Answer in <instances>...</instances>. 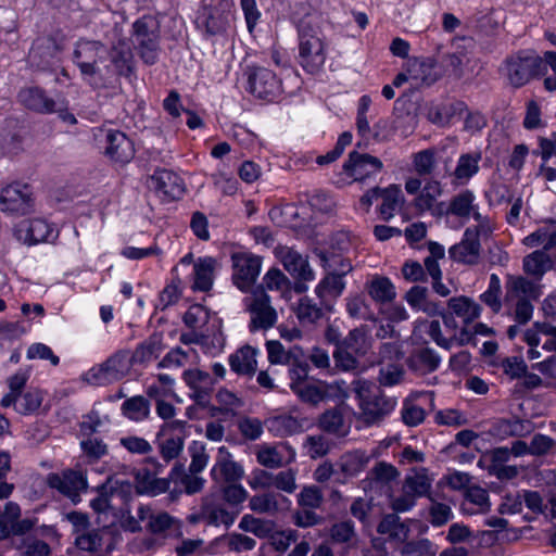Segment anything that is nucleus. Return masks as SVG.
I'll return each mask as SVG.
<instances>
[{"label":"nucleus","instance_id":"obj_1","mask_svg":"<svg viewBox=\"0 0 556 556\" xmlns=\"http://www.w3.org/2000/svg\"><path fill=\"white\" fill-rule=\"evenodd\" d=\"M72 61L86 80L96 75L101 76L102 66L110 77H123L131 85L137 79L134 54L125 40H118L109 51L100 41L81 38L75 43Z\"/></svg>","mask_w":556,"mask_h":556},{"label":"nucleus","instance_id":"obj_2","mask_svg":"<svg viewBox=\"0 0 556 556\" xmlns=\"http://www.w3.org/2000/svg\"><path fill=\"white\" fill-rule=\"evenodd\" d=\"M542 286L523 276L507 277L504 303L514 319L527 324L533 315V302L542 295Z\"/></svg>","mask_w":556,"mask_h":556},{"label":"nucleus","instance_id":"obj_3","mask_svg":"<svg viewBox=\"0 0 556 556\" xmlns=\"http://www.w3.org/2000/svg\"><path fill=\"white\" fill-rule=\"evenodd\" d=\"M528 248L542 247L523 257L522 268L528 275L541 279L545 273L551 270L554 261L549 251L556 248V230L549 226H544L528 235L522 240Z\"/></svg>","mask_w":556,"mask_h":556},{"label":"nucleus","instance_id":"obj_4","mask_svg":"<svg viewBox=\"0 0 556 556\" xmlns=\"http://www.w3.org/2000/svg\"><path fill=\"white\" fill-rule=\"evenodd\" d=\"M356 395L362 417L367 425H374L384 419L397 404L396 397L386 395L379 386L368 381L358 383Z\"/></svg>","mask_w":556,"mask_h":556},{"label":"nucleus","instance_id":"obj_5","mask_svg":"<svg viewBox=\"0 0 556 556\" xmlns=\"http://www.w3.org/2000/svg\"><path fill=\"white\" fill-rule=\"evenodd\" d=\"M318 33V27L309 16L298 22L299 60L311 74L318 72L326 61L324 42Z\"/></svg>","mask_w":556,"mask_h":556},{"label":"nucleus","instance_id":"obj_6","mask_svg":"<svg viewBox=\"0 0 556 556\" xmlns=\"http://www.w3.org/2000/svg\"><path fill=\"white\" fill-rule=\"evenodd\" d=\"M495 229L494 224L485 220L480 225H472L465 229L462 240L448 249V255L453 262L473 266L481 258V241L488 240Z\"/></svg>","mask_w":556,"mask_h":556},{"label":"nucleus","instance_id":"obj_7","mask_svg":"<svg viewBox=\"0 0 556 556\" xmlns=\"http://www.w3.org/2000/svg\"><path fill=\"white\" fill-rule=\"evenodd\" d=\"M134 355L119 350L104 363L93 366L83 375V380L92 386H106L122 379L130 369Z\"/></svg>","mask_w":556,"mask_h":556},{"label":"nucleus","instance_id":"obj_8","mask_svg":"<svg viewBox=\"0 0 556 556\" xmlns=\"http://www.w3.org/2000/svg\"><path fill=\"white\" fill-rule=\"evenodd\" d=\"M35 207L33 188L28 184L14 181L1 189L0 210L4 213L25 216Z\"/></svg>","mask_w":556,"mask_h":556},{"label":"nucleus","instance_id":"obj_9","mask_svg":"<svg viewBox=\"0 0 556 556\" xmlns=\"http://www.w3.org/2000/svg\"><path fill=\"white\" fill-rule=\"evenodd\" d=\"M542 64L540 55L520 51L505 61L502 71L514 87H521L531 78L540 76Z\"/></svg>","mask_w":556,"mask_h":556},{"label":"nucleus","instance_id":"obj_10","mask_svg":"<svg viewBox=\"0 0 556 556\" xmlns=\"http://www.w3.org/2000/svg\"><path fill=\"white\" fill-rule=\"evenodd\" d=\"M232 280L243 292L255 283L262 269V257L249 251H237L231 254Z\"/></svg>","mask_w":556,"mask_h":556},{"label":"nucleus","instance_id":"obj_11","mask_svg":"<svg viewBox=\"0 0 556 556\" xmlns=\"http://www.w3.org/2000/svg\"><path fill=\"white\" fill-rule=\"evenodd\" d=\"M413 343L416 345H428L435 343L440 348H450L454 344H466L469 343L467 333L460 331V338L454 342L452 336H445L442 333L441 325L439 320L424 319L416 323V326L412 336Z\"/></svg>","mask_w":556,"mask_h":556},{"label":"nucleus","instance_id":"obj_12","mask_svg":"<svg viewBox=\"0 0 556 556\" xmlns=\"http://www.w3.org/2000/svg\"><path fill=\"white\" fill-rule=\"evenodd\" d=\"M147 187L164 201L180 199L186 192L184 179L169 169H157L147 180Z\"/></svg>","mask_w":556,"mask_h":556},{"label":"nucleus","instance_id":"obj_13","mask_svg":"<svg viewBox=\"0 0 556 556\" xmlns=\"http://www.w3.org/2000/svg\"><path fill=\"white\" fill-rule=\"evenodd\" d=\"M47 483L68 497L73 504L80 502V493L88 488L87 477L80 470L67 469L61 473H50Z\"/></svg>","mask_w":556,"mask_h":556},{"label":"nucleus","instance_id":"obj_14","mask_svg":"<svg viewBox=\"0 0 556 556\" xmlns=\"http://www.w3.org/2000/svg\"><path fill=\"white\" fill-rule=\"evenodd\" d=\"M62 46L53 36L37 37L29 50V61L40 71H50L60 61Z\"/></svg>","mask_w":556,"mask_h":556},{"label":"nucleus","instance_id":"obj_15","mask_svg":"<svg viewBox=\"0 0 556 556\" xmlns=\"http://www.w3.org/2000/svg\"><path fill=\"white\" fill-rule=\"evenodd\" d=\"M383 168L381 160L367 153L352 151L343 164V174L353 181H365Z\"/></svg>","mask_w":556,"mask_h":556},{"label":"nucleus","instance_id":"obj_16","mask_svg":"<svg viewBox=\"0 0 556 556\" xmlns=\"http://www.w3.org/2000/svg\"><path fill=\"white\" fill-rule=\"evenodd\" d=\"M247 306L251 313V328H270L276 319L277 313L270 305V298L263 289H256L245 299Z\"/></svg>","mask_w":556,"mask_h":556},{"label":"nucleus","instance_id":"obj_17","mask_svg":"<svg viewBox=\"0 0 556 556\" xmlns=\"http://www.w3.org/2000/svg\"><path fill=\"white\" fill-rule=\"evenodd\" d=\"M164 468V464L152 457L141 459V496L154 497L169 489L170 479L159 477Z\"/></svg>","mask_w":556,"mask_h":556},{"label":"nucleus","instance_id":"obj_18","mask_svg":"<svg viewBox=\"0 0 556 556\" xmlns=\"http://www.w3.org/2000/svg\"><path fill=\"white\" fill-rule=\"evenodd\" d=\"M248 83L250 92L260 99L271 101L281 92L280 79L265 67L253 68Z\"/></svg>","mask_w":556,"mask_h":556},{"label":"nucleus","instance_id":"obj_19","mask_svg":"<svg viewBox=\"0 0 556 556\" xmlns=\"http://www.w3.org/2000/svg\"><path fill=\"white\" fill-rule=\"evenodd\" d=\"M291 378L296 376L299 379L291 382V390L305 403L317 405L329 397L330 386L326 383H309L301 380V377L307 375V365H300L298 368L290 370Z\"/></svg>","mask_w":556,"mask_h":556},{"label":"nucleus","instance_id":"obj_20","mask_svg":"<svg viewBox=\"0 0 556 556\" xmlns=\"http://www.w3.org/2000/svg\"><path fill=\"white\" fill-rule=\"evenodd\" d=\"M476 200V194L471 190L465 189L451 199L446 213L465 220L472 217L477 223L476 225H480L482 220H485L488 224H494L489 216L482 215L479 212V204Z\"/></svg>","mask_w":556,"mask_h":556},{"label":"nucleus","instance_id":"obj_21","mask_svg":"<svg viewBox=\"0 0 556 556\" xmlns=\"http://www.w3.org/2000/svg\"><path fill=\"white\" fill-rule=\"evenodd\" d=\"M277 257L282 263L285 269L299 281H313L315 274L307 257L299 253L296 250L289 247H281L277 249Z\"/></svg>","mask_w":556,"mask_h":556},{"label":"nucleus","instance_id":"obj_22","mask_svg":"<svg viewBox=\"0 0 556 556\" xmlns=\"http://www.w3.org/2000/svg\"><path fill=\"white\" fill-rule=\"evenodd\" d=\"M207 320L208 312L204 306L200 304L191 305L184 315V321L186 326L191 329V331L181 333L180 342L185 345H204L205 336L203 332L198 330H200L207 323Z\"/></svg>","mask_w":556,"mask_h":556},{"label":"nucleus","instance_id":"obj_23","mask_svg":"<svg viewBox=\"0 0 556 556\" xmlns=\"http://www.w3.org/2000/svg\"><path fill=\"white\" fill-rule=\"evenodd\" d=\"M135 143L121 130L106 132L105 155L112 161L126 164L135 157Z\"/></svg>","mask_w":556,"mask_h":556},{"label":"nucleus","instance_id":"obj_24","mask_svg":"<svg viewBox=\"0 0 556 556\" xmlns=\"http://www.w3.org/2000/svg\"><path fill=\"white\" fill-rule=\"evenodd\" d=\"M184 380L193 391L192 396L197 404L206 406L210 402V395L214 390L216 379L208 372L194 368L184 371Z\"/></svg>","mask_w":556,"mask_h":556},{"label":"nucleus","instance_id":"obj_25","mask_svg":"<svg viewBox=\"0 0 556 556\" xmlns=\"http://www.w3.org/2000/svg\"><path fill=\"white\" fill-rule=\"evenodd\" d=\"M17 101L25 109L36 113L51 114L55 112V101L48 97L46 90L39 86L22 88L17 93Z\"/></svg>","mask_w":556,"mask_h":556},{"label":"nucleus","instance_id":"obj_26","mask_svg":"<svg viewBox=\"0 0 556 556\" xmlns=\"http://www.w3.org/2000/svg\"><path fill=\"white\" fill-rule=\"evenodd\" d=\"M159 56V24L155 18L144 16L141 20V60L153 64Z\"/></svg>","mask_w":556,"mask_h":556},{"label":"nucleus","instance_id":"obj_27","mask_svg":"<svg viewBox=\"0 0 556 556\" xmlns=\"http://www.w3.org/2000/svg\"><path fill=\"white\" fill-rule=\"evenodd\" d=\"M215 480H225L227 482H236L243 476L241 465L232 460V456L226 446L218 447L216 463L211 470Z\"/></svg>","mask_w":556,"mask_h":556},{"label":"nucleus","instance_id":"obj_28","mask_svg":"<svg viewBox=\"0 0 556 556\" xmlns=\"http://www.w3.org/2000/svg\"><path fill=\"white\" fill-rule=\"evenodd\" d=\"M18 232H25L24 242L31 247L41 242H47L54 231L53 224L45 218L36 217L26 220L20 225Z\"/></svg>","mask_w":556,"mask_h":556},{"label":"nucleus","instance_id":"obj_29","mask_svg":"<svg viewBox=\"0 0 556 556\" xmlns=\"http://www.w3.org/2000/svg\"><path fill=\"white\" fill-rule=\"evenodd\" d=\"M112 530L109 527L101 529H87L75 536V545L86 552H96L106 544V549L112 548Z\"/></svg>","mask_w":556,"mask_h":556},{"label":"nucleus","instance_id":"obj_30","mask_svg":"<svg viewBox=\"0 0 556 556\" xmlns=\"http://www.w3.org/2000/svg\"><path fill=\"white\" fill-rule=\"evenodd\" d=\"M480 160L481 154L479 152L462 154L452 173V185L454 187L467 185L478 174Z\"/></svg>","mask_w":556,"mask_h":556},{"label":"nucleus","instance_id":"obj_31","mask_svg":"<svg viewBox=\"0 0 556 556\" xmlns=\"http://www.w3.org/2000/svg\"><path fill=\"white\" fill-rule=\"evenodd\" d=\"M318 428L326 433L337 438H344L349 434L351 425L346 421L342 409L339 407L324 412L318 418Z\"/></svg>","mask_w":556,"mask_h":556},{"label":"nucleus","instance_id":"obj_32","mask_svg":"<svg viewBox=\"0 0 556 556\" xmlns=\"http://www.w3.org/2000/svg\"><path fill=\"white\" fill-rule=\"evenodd\" d=\"M490 509L489 493L485 489L471 485L465 491V498L460 505V510L465 515L484 514Z\"/></svg>","mask_w":556,"mask_h":556},{"label":"nucleus","instance_id":"obj_33","mask_svg":"<svg viewBox=\"0 0 556 556\" xmlns=\"http://www.w3.org/2000/svg\"><path fill=\"white\" fill-rule=\"evenodd\" d=\"M307 426V419L289 414L275 416L268 420V429L275 435L288 437L302 432Z\"/></svg>","mask_w":556,"mask_h":556},{"label":"nucleus","instance_id":"obj_34","mask_svg":"<svg viewBox=\"0 0 556 556\" xmlns=\"http://www.w3.org/2000/svg\"><path fill=\"white\" fill-rule=\"evenodd\" d=\"M215 261L212 257H199L193 263L192 289L195 291H208L214 281Z\"/></svg>","mask_w":556,"mask_h":556},{"label":"nucleus","instance_id":"obj_35","mask_svg":"<svg viewBox=\"0 0 556 556\" xmlns=\"http://www.w3.org/2000/svg\"><path fill=\"white\" fill-rule=\"evenodd\" d=\"M493 429L497 437L505 439L508 437H526L533 431L534 427L530 420L514 417L510 419H500Z\"/></svg>","mask_w":556,"mask_h":556},{"label":"nucleus","instance_id":"obj_36","mask_svg":"<svg viewBox=\"0 0 556 556\" xmlns=\"http://www.w3.org/2000/svg\"><path fill=\"white\" fill-rule=\"evenodd\" d=\"M523 337L530 348H536L541 343L542 337L545 338L542 348H556V326L548 323H535L525 332Z\"/></svg>","mask_w":556,"mask_h":556},{"label":"nucleus","instance_id":"obj_37","mask_svg":"<svg viewBox=\"0 0 556 556\" xmlns=\"http://www.w3.org/2000/svg\"><path fill=\"white\" fill-rule=\"evenodd\" d=\"M257 350H236L229 355L230 369L240 376L252 377L257 369Z\"/></svg>","mask_w":556,"mask_h":556},{"label":"nucleus","instance_id":"obj_38","mask_svg":"<svg viewBox=\"0 0 556 556\" xmlns=\"http://www.w3.org/2000/svg\"><path fill=\"white\" fill-rule=\"evenodd\" d=\"M294 313L302 326L315 325L325 317L324 307L308 296L299 300Z\"/></svg>","mask_w":556,"mask_h":556},{"label":"nucleus","instance_id":"obj_39","mask_svg":"<svg viewBox=\"0 0 556 556\" xmlns=\"http://www.w3.org/2000/svg\"><path fill=\"white\" fill-rule=\"evenodd\" d=\"M382 203L380 205V214L384 220H389L402 208L405 200L401 188L391 185L381 192Z\"/></svg>","mask_w":556,"mask_h":556},{"label":"nucleus","instance_id":"obj_40","mask_svg":"<svg viewBox=\"0 0 556 556\" xmlns=\"http://www.w3.org/2000/svg\"><path fill=\"white\" fill-rule=\"evenodd\" d=\"M345 287L346 282L343 277L327 271L325 277L315 287V294L320 301L337 299L343 293Z\"/></svg>","mask_w":556,"mask_h":556},{"label":"nucleus","instance_id":"obj_41","mask_svg":"<svg viewBox=\"0 0 556 556\" xmlns=\"http://www.w3.org/2000/svg\"><path fill=\"white\" fill-rule=\"evenodd\" d=\"M440 362L441 357L433 350H414L407 359L408 367L420 375L434 371Z\"/></svg>","mask_w":556,"mask_h":556},{"label":"nucleus","instance_id":"obj_42","mask_svg":"<svg viewBox=\"0 0 556 556\" xmlns=\"http://www.w3.org/2000/svg\"><path fill=\"white\" fill-rule=\"evenodd\" d=\"M369 462L365 452L355 450L344 453L337 463L344 477H355L362 472Z\"/></svg>","mask_w":556,"mask_h":556},{"label":"nucleus","instance_id":"obj_43","mask_svg":"<svg viewBox=\"0 0 556 556\" xmlns=\"http://www.w3.org/2000/svg\"><path fill=\"white\" fill-rule=\"evenodd\" d=\"M405 300L409 306L415 311H421L428 315L440 313V307L437 303L429 300L428 290L425 287L414 286L408 290Z\"/></svg>","mask_w":556,"mask_h":556},{"label":"nucleus","instance_id":"obj_44","mask_svg":"<svg viewBox=\"0 0 556 556\" xmlns=\"http://www.w3.org/2000/svg\"><path fill=\"white\" fill-rule=\"evenodd\" d=\"M367 291L370 298L378 303L391 302L396 295L394 285L383 276H375L367 283Z\"/></svg>","mask_w":556,"mask_h":556},{"label":"nucleus","instance_id":"obj_45","mask_svg":"<svg viewBox=\"0 0 556 556\" xmlns=\"http://www.w3.org/2000/svg\"><path fill=\"white\" fill-rule=\"evenodd\" d=\"M377 531L390 540L404 541L408 535V528L401 522L396 514L386 515L377 527Z\"/></svg>","mask_w":556,"mask_h":556},{"label":"nucleus","instance_id":"obj_46","mask_svg":"<svg viewBox=\"0 0 556 556\" xmlns=\"http://www.w3.org/2000/svg\"><path fill=\"white\" fill-rule=\"evenodd\" d=\"M111 494L122 502L121 507L129 506L134 494H139V472L134 473V481L116 478L111 486Z\"/></svg>","mask_w":556,"mask_h":556},{"label":"nucleus","instance_id":"obj_47","mask_svg":"<svg viewBox=\"0 0 556 556\" xmlns=\"http://www.w3.org/2000/svg\"><path fill=\"white\" fill-rule=\"evenodd\" d=\"M14 548L20 556H50L51 546L37 535L17 539Z\"/></svg>","mask_w":556,"mask_h":556},{"label":"nucleus","instance_id":"obj_48","mask_svg":"<svg viewBox=\"0 0 556 556\" xmlns=\"http://www.w3.org/2000/svg\"><path fill=\"white\" fill-rule=\"evenodd\" d=\"M407 71L416 85H431L437 80V76L432 74L433 65L429 61L414 59L407 63Z\"/></svg>","mask_w":556,"mask_h":556},{"label":"nucleus","instance_id":"obj_49","mask_svg":"<svg viewBox=\"0 0 556 556\" xmlns=\"http://www.w3.org/2000/svg\"><path fill=\"white\" fill-rule=\"evenodd\" d=\"M448 308L464 321H471L479 317L481 308L471 299L466 296L452 298L448 300Z\"/></svg>","mask_w":556,"mask_h":556},{"label":"nucleus","instance_id":"obj_50","mask_svg":"<svg viewBox=\"0 0 556 556\" xmlns=\"http://www.w3.org/2000/svg\"><path fill=\"white\" fill-rule=\"evenodd\" d=\"M279 500L289 502L287 497L277 493L258 494L250 498L249 507L258 514H270L279 509Z\"/></svg>","mask_w":556,"mask_h":556},{"label":"nucleus","instance_id":"obj_51","mask_svg":"<svg viewBox=\"0 0 556 556\" xmlns=\"http://www.w3.org/2000/svg\"><path fill=\"white\" fill-rule=\"evenodd\" d=\"M239 528L261 539L267 538L273 533V522L255 518L252 515H244L239 522Z\"/></svg>","mask_w":556,"mask_h":556},{"label":"nucleus","instance_id":"obj_52","mask_svg":"<svg viewBox=\"0 0 556 556\" xmlns=\"http://www.w3.org/2000/svg\"><path fill=\"white\" fill-rule=\"evenodd\" d=\"M332 443L324 434H313L306 437L303 447L312 459L326 456L331 450Z\"/></svg>","mask_w":556,"mask_h":556},{"label":"nucleus","instance_id":"obj_53","mask_svg":"<svg viewBox=\"0 0 556 556\" xmlns=\"http://www.w3.org/2000/svg\"><path fill=\"white\" fill-rule=\"evenodd\" d=\"M501 293V279L496 274H492L490 276L488 289L480 295V299L492 309V312L498 313L502 308Z\"/></svg>","mask_w":556,"mask_h":556},{"label":"nucleus","instance_id":"obj_54","mask_svg":"<svg viewBox=\"0 0 556 556\" xmlns=\"http://www.w3.org/2000/svg\"><path fill=\"white\" fill-rule=\"evenodd\" d=\"M431 486V481L426 472H415L406 477L403 491L410 493L415 497L426 495Z\"/></svg>","mask_w":556,"mask_h":556},{"label":"nucleus","instance_id":"obj_55","mask_svg":"<svg viewBox=\"0 0 556 556\" xmlns=\"http://www.w3.org/2000/svg\"><path fill=\"white\" fill-rule=\"evenodd\" d=\"M180 472V483L184 485L187 494H195L203 489L205 480L199 477L198 473L185 472L182 465H175L170 471V477L174 478Z\"/></svg>","mask_w":556,"mask_h":556},{"label":"nucleus","instance_id":"obj_56","mask_svg":"<svg viewBox=\"0 0 556 556\" xmlns=\"http://www.w3.org/2000/svg\"><path fill=\"white\" fill-rule=\"evenodd\" d=\"M318 508H308L305 506H299L293 513V522L300 528H309L321 525L324 522V516L317 513Z\"/></svg>","mask_w":556,"mask_h":556},{"label":"nucleus","instance_id":"obj_57","mask_svg":"<svg viewBox=\"0 0 556 556\" xmlns=\"http://www.w3.org/2000/svg\"><path fill=\"white\" fill-rule=\"evenodd\" d=\"M412 162L419 176L430 175L435 167V152L432 149L421 150L413 155Z\"/></svg>","mask_w":556,"mask_h":556},{"label":"nucleus","instance_id":"obj_58","mask_svg":"<svg viewBox=\"0 0 556 556\" xmlns=\"http://www.w3.org/2000/svg\"><path fill=\"white\" fill-rule=\"evenodd\" d=\"M191 463L189 465V471L191 473H199L207 466L210 456L206 453L205 445L202 442L193 441L189 448Z\"/></svg>","mask_w":556,"mask_h":556},{"label":"nucleus","instance_id":"obj_59","mask_svg":"<svg viewBox=\"0 0 556 556\" xmlns=\"http://www.w3.org/2000/svg\"><path fill=\"white\" fill-rule=\"evenodd\" d=\"M403 422L408 427L420 425L426 418L425 409L417 405L414 401L406 399L401 409Z\"/></svg>","mask_w":556,"mask_h":556},{"label":"nucleus","instance_id":"obj_60","mask_svg":"<svg viewBox=\"0 0 556 556\" xmlns=\"http://www.w3.org/2000/svg\"><path fill=\"white\" fill-rule=\"evenodd\" d=\"M43 396L39 390H28L24 394L21 393L16 410L23 415L31 414L41 406Z\"/></svg>","mask_w":556,"mask_h":556},{"label":"nucleus","instance_id":"obj_61","mask_svg":"<svg viewBox=\"0 0 556 556\" xmlns=\"http://www.w3.org/2000/svg\"><path fill=\"white\" fill-rule=\"evenodd\" d=\"M324 504V494L316 485L304 486L298 494V505L308 508H320Z\"/></svg>","mask_w":556,"mask_h":556},{"label":"nucleus","instance_id":"obj_62","mask_svg":"<svg viewBox=\"0 0 556 556\" xmlns=\"http://www.w3.org/2000/svg\"><path fill=\"white\" fill-rule=\"evenodd\" d=\"M403 375L404 371L400 364L388 363L381 365L378 379L381 386L392 387L401 382Z\"/></svg>","mask_w":556,"mask_h":556},{"label":"nucleus","instance_id":"obj_63","mask_svg":"<svg viewBox=\"0 0 556 556\" xmlns=\"http://www.w3.org/2000/svg\"><path fill=\"white\" fill-rule=\"evenodd\" d=\"M333 359L336 366L342 370H364L366 368V365L350 350H334Z\"/></svg>","mask_w":556,"mask_h":556},{"label":"nucleus","instance_id":"obj_64","mask_svg":"<svg viewBox=\"0 0 556 556\" xmlns=\"http://www.w3.org/2000/svg\"><path fill=\"white\" fill-rule=\"evenodd\" d=\"M402 556H437L435 546L427 539L406 543Z\"/></svg>","mask_w":556,"mask_h":556}]
</instances>
